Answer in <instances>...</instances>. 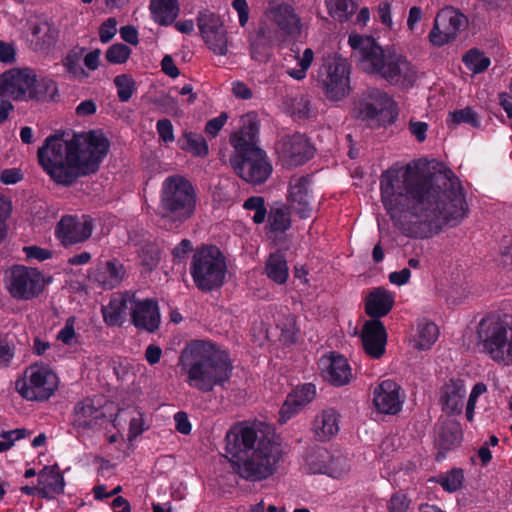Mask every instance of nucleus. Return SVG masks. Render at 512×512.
Here are the masks:
<instances>
[{
  "label": "nucleus",
  "instance_id": "obj_1",
  "mask_svg": "<svg viewBox=\"0 0 512 512\" xmlns=\"http://www.w3.org/2000/svg\"><path fill=\"white\" fill-rule=\"evenodd\" d=\"M380 192L391 219L412 238H430L447 225H458L469 213L464 188L451 169L436 175L414 163L406 165L401 176L387 170L380 178Z\"/></svg>",
  "mask_w": 512,
  "mask_h": 512
},
{
  "label": "nucleus",
  "instance_id": "obj_2",
  "mask_svg": "<svg viewBox=\"0 0 512 512\" xmlns=\"http://www.w3.org/2000/svg\"><path fill=\"white\" fill-rule=\"evenodd\" d=\"M110 141L102 130H90L70 140L56 135L38 149L40 166L59 185L71 186L80 177L96 173L107 156Z\"/></svg>",
  "mask_w": 512,
  "mask_h": 512
},
{
  "label": "nucleus",
  "instance_id": "obj_3",
  "mask_svg": "<svg viewBox=\"0 0 512 512\" xmlns=\"http://www.w3.org/2000/svg\"><path fill=\"white\" fill-rule=\"evenodd\" d=\"M225 450L233 470L241 478L255 482L271 476L281 458L279 446L244 422L234 424L225 435Z\"/></svg>",
  "mask_w": 512,
  "mask_h": 512
},
{
  "label": "nucleus",
  "instance_id": "obj_4",
  "mask_svg": "<svg viewBox=\"0 0 512 512\" xmlns=\"http://www.w3.org/2000/svg\"><path fill=\"white\" fill-rule=\"evenodd\" d=\"M179 365L186 373L185 382L203 393L224 386L233 372L229 353L210 340H193L182 351Z\"/></svg>",
  "mask_w": 512,
  "mask_h": 512
},
{
  "label": "nucleus",
  "instance_id": "obj_5",
  "mask_svg": "<svg viewBox=\"0 0 512 512\" xmlns=\"http://www.w3.org/2000/svg\"><path fill=\"white\" fill-rule=\"evenodd\" d=\"M348 43L364 71L381 76L393 86H413L416 70L402 54L383 49L371 36L351 34Z\"/></svg>",
  "mask_w": 512,
  "mask_h": 512
},
{
  "label": "nucleus",
  "instance_id": "obj_6",
  "mask_svg": "<svg viewBox=\"0 0 512 512\" xmlns=\"http://www.w3.org/2000/svg\"><path fill=\"white\" fill-rule=\"evenodd\" d=\"M196 192L193 184L183 176L167 177L161 187L159 213L175 227L188 220L196 208Z\"/></svg>",
  "mask_w": 512,
  "mask_h": 512
},
{
  "label": "nucleus",
  "instance_id": "obj_7",
  "mask_svg": "<svg viewBox=\"0 0 512 512\" xmlns=\"http://www.w3.org/2000/svg\"><path fill=\"white\" fill-rule=\"evenodd\" d=\"M195 287L210 293L223 287L227 274V263L223 252L215 245L197 248L189 268Z\"/></svg>",
  "mask_w": 512,
  "mask_h": 512
},
{
  "label": "nucleus",
  "instance_id": "obj_8",
  "mask_svg": "<svg viewBox=\"0 0 512 512\" xmlns=\"http://www.w3.org/2000/svg\"><path fill=\"white\" fill-rule=\"evenodd\" d=\"M477 338L483 352L498 363H512V327L508 317L489 314L481 319L477 328Z\"/></svg>",
  "mask_w": 512,
  "mask_h": 512
},
{
  "label": "nucleus",
  "instance_id": "obj_9",
  "mask_svg": "<svg viewBox=\"0 0 512 512\" xmlns=\"http://www.w3.org/2000/svg\"><path fill=\"white\" fill-rule=\"evenodd\" d=\"M58 377L48 365L32 364L15 381V389L28 401H47L58 389Z\"/></svg>",
  "mask_w": 512,
  "mask_h": 512
},
{
  "label": "nucleus",
  "instance_id": "obj_10",
  "mask_svg": "<svg viewBox=\"0 0 512 512\" xmlns=\"http://www.w3.org/2000/svg\"><path fill=\"white\" fill-rule=\"evenodd\" d=\"M43 274L36 268L13 265L7 274V289L16 300H32L44 290Z\"/></svg>",
  "mask_w": 512,
  "mask_h": 512
},
{
  "label": "nucleus",
  "instance_id": "obj_11",
  "mask_svg": "<svg viewBox=\"0 0 512 512\" xmlns=\"http://www.w3.org/2000/svg\"><path fill=\"white\" fill-rule=\"evenodd\" d=\"M230 165L241 179L253 185L266 182L273 171L268 155L263 149L246 155H231Z\"/></svg>",
  "mask_w": 512,
  "mask_h": 512
},
{
  "label": "nucleus",
  "instance_id": "obj_12",
  "mask_svg": "<svg viewBox=\"0 0 512 512\" xmlns=\"http://www.w3.org/2000/svg\"><path fill=\"white\" fill-rule=\"evenodd\" d=\"M349 75V65L345 59L340 57L327 59L318 71L322 87L331 100H340L348 94Z\"/></svg>",
  "mask_w": 512,
  "mask_h": 512
},
{
  "label": "nucleus",
  "instance_id": "obj_13",
  "mask_svg": "<svg viewBox=\"0 0 512 512\" xmlns=\"http://www.w3.org/2000/svg\"><path fill=\"white\" fill-rule=\"evenodd\" d=\"M260 120L255 112L242 115L238 125L229 136V143L233 148L232 155H246L247 153L262 149L260 147Z\"/></svg>",
  "mask_w": 512,
  "mask_h": 512
},
{
  "label": "nucleus",
  "instance_id": "obj_14",
  "mask_svg": "<svg viewBox=\"0 0 512 512\" xmlns=\"http://www.w3.org/2000/svg\"><path fill=\"white\" fill-rule=\"evenodd\" d=\"M466 25L467 18L464 14L453 8H444L435 17L429 40L434 46L441 47L453 41Z\"/></svg>",
  "mask_w": 512,
  "mask_h": 512
},
{
  "label": "nucleus",
  "instance_id": "obj_15",
  "mask_svg": "<svg viewBox=\"0 0 512 512\" xmlns=\"http://www.w3.org/2000/svg\"><path fill=\"white\" fill-rule=\"evenodd\" d=\"M93 228V219L88 215L81 217L66 215L57 223L55 236L67 248L88 240L92 235Z\"/></svg>",
  "mask_w": 512,
  "mask_h": 512
},
{
  "label": "nucleus",
  "instance_id": "obj_16",
  "mask_svg": "<svg viewBox=\"0 0 512 512\" xmlns=\"http://www.w3.org/2000/svg\"><path fill=\"white\" fill-rule=\"evenodd\" d=\"M306 468L310 474H324L333 479H342L350 470L346 457L334 455L326 449H318L306 458Z\"/></svg>",
  "mask_w": 512,
  "mask_h": 512
},
{
  "label": "nucleus",
  "instance_id": "obj_17",
  "mask_svg": "<svg viewBox=\"0 0 512 512\" xmlns=\"http://www.w3.org/2000/svg\"><path fill=\"white\" fill-rule=\"evenodd\" d=\"M279 150L286 166L297 167L309 161L315 149L305 135L296 133L284 137Z\"/></svg>",
  "mask_w": 512,
  "mask_h": 512
},
{
  "label": "nucleus",
  "instance_id": "obj_18",
  "mask_svg": "<svg viewBox=\"0 0 512 512\" xmlns=\"http://www.w3.org/2000/svg\"><path fill=\"white\" fill-rule=\"evenodd\" d=\"M311 183L309 175L292 177L289 182L287 200L291 209L301 219L310 218L312 215V193L309 188Z\"/></svg>",
  "mask_w": 512,
  "mask_h": 512
},
{
  "label": "nucleus",
  "instance_id": "obj_19",
  "mask_svg": "<svg viewBox=\"0 0 512 512\" xmlns=\"http://www.w3.org/2000/svg\"><path fill=\"white\" fill-rule=\"evenodd\" d=\"M36 73L30 68H13L0 75V95L9 93L30 99Z\"/></svg>",
  "mask_w": 512,
  "mask_h": 512
},
{
  "label": "nucleus",
  "instance_id": "obj_20",
  "mask_svg": "<svg viewBox=\"0 0 512 512\" xmlns=\"http://www.w3.org/2000/svg\"><path fill=\"white\" fill-rule=\"evenodd\" d=\"M360 337L363 350L370 358L380 359L385 354L388 335L381 320L365 321Z\"/></svg>",
  "mask_w": 512,
  "mask_h": 512
},
{
  "label": "nucleus",
  "instance_id": "obj_21",
  "mask_svg": "<svg viewBox=\"0 0 512 512\" xmlns=\"http://www.w3.org/2000/svg\"><path fill=\"white\" fill-rule=\"evenodd\" d=\"M316 386L313 383H303L295 386L287 395L279 411V422L286 423L295 414L303 410L316 397Z\"/></svg>",
  "mask_w": 512,
  "mask_h": 512
},
{
  "label": "nucleus",
  "instance_id": "obj_22",
  "mask_svg": "<svg viewBox=\"0 0 512 512\" xmlns=\"http://www.w3.org/2000/svg\"><path fill=\"white\" fill-rule=\"evenodd\" d=\"M401 387L391 379L380 382L373 391V403L383 414L395 415L401 411L404 398L400 396Z\"/></svg>",
  "mask_w": 512,
  "mask_h": 512
},
{
  "label": "nucleus",
  "instance_id": "obj_23",
  "mask_svg": "<svg viewBox=\"0 0 512 512\" xmlns=\"http://www.w3.org/2000/svg\"><path fill=\"white\" fill-rule=\"evenodd\" d=\"M271 17L282 37L296 41L302 33L301 18L293 6L282 3L271 9Z\"/></svg>",
  "mask_w": 512,
  "mask_h": 512
},
{
  "label": "nucleus",
  "instance_id": "obj_24",
  "mask_svg": "<svg viewBox=\"0 0 512 512\" xmlns=\"http://www.w3.org/2000/svg\"><path fill=\"white\" fill-rule=\"evenodd\" d=\"M131 308V323L140 330L155 332L160 325V311L156 300L134 298Z\"/></svg>",
  "mask_w": 512,
  "mask_h": 512
},
{
  "label": "nucleus",
  "instance_id": "obj_25",
  "mask_svg": "<svg viewBox=\"0 0 512 512\" xmlns=\"http://www.w3.org/2000/svg\"><path fill=\"white\" fill-rule=\"evenodd\" d=\"M126 270L118 259L100 262L89 273V278L98 283L103 289L111 290L118 287L124 279Z\"/></svg>",
  "mask_w": 512,
  "mask_h": 512
},
{
  "label": "nucleus",
  "instance_id": "obj_26",
  "mask_svg": "<svg viewBox=\"0 0 512 512\" xmlns=\"http://www.w3.org/2000/svg\"><path fill=\"white\" fill-rule=\"evenodd\" d=\"M133 300L134 294L129 291L113 294L109 303L101 308L105 324L109 327L122 326L126 311L129 304L132 306Z\"/></svg>",
  "mask_w": 512,
  "mask_h": 512
},
{
  "label": "nucleus",
  "instance_id": "obj_27",
  "mask_svg": "<svg viewBox=\"0 0 512 512\" xmlns=\"http://www.w3.org/2000/svg\"><path fill=\"white\" fill-rule=\"evenodd\" d=\"M466 394L465 383L461 379L451 378L441 388L440 402L448 415H459L463 410Z\"/></svg>",
  "mask_w": 512,
  "mask_h": 512
},
{
  "label": "nucleus",
  "instance_id": "obj_28",
  "mask_svg": "<svg viewBox=\"0 0 512 512\" xmlns=\"http://www.w3.org/2000/svg\"><path fill=\"white\" fill-rule=\"evenodd\" d=\"M395 304V295L385 287L373 288L365 299V313L371 319L385 317Z\"/></svg>",
  "mask_w": 512,
  "mask_h": 512
},
{
  "label": "nucleus",
  "instance_id": "obj_29",
  "mask_svg": "<svg viewBox=\"0 0 512 512\" xmlns=\"http://www.w3.org/2000/svg\"><path fill=\"white\" fill-rule=\"evenodd\" d=\"M40 498L51 500L64 493L65 479L58 464L44 466L38 473Z\"/></svg>",
  "mask_w": 512,
  "mask_h": 512
},
{
  "label": "nucleus",
  "instance_id": "obj_30",
  "mask_svg": "<svg viewBox=\"0 0 512 512\" xmlns=\"http://www.w3.org/2000/svg\"><path fill=\"white\" fill-rule=\"evenodd\" d=\"M392 104L393 100L386 92L377 88L370 89L367 92V98L358 103V117L362 120H373Z\"/></svg>",
  "mask_w": 512,
  "mask_h": 512
},
{
  "label": "nucleus",
  "instance_id": "obj_31",
  "mask_svg": "<svg viewBox=\"0 0 512 512\" xmlns=\"http://www.w3.org/2000/svg\"><path fill=\"white\" fill-rule=\"evenodd\" d=\"M104 417V413L94 406L92 400L85 399L74 406L70 422L77 431H85L95 428L98 420Z\"/></svg>",
  "mask_w": 512,
  "mask_h": 512
},
{
  "label": "nucleus",
  "instance_id": "obj_32",
  "mask_svg": "<svg viewBox=\"0 0 512 512\" xmlns=\"http://www.w3.org/2000/svg\"><path fill=\"white\" fill-rule=\"evenodd\" d=\"M327 360L328 365L323 370V377L335 387L348 384L352 377L348 360L337 352H331Z\"/></svg>",
  "mask_w": 512,
  "mask_h": 512
},
{
  "label": "nucleus",
  "instance_id": "obj_33",
  "mask_svg": "<svg viewBox=\"0 0 512 512\" xmlns=\"http://www.w3.org/2000/svg\"><path fill=\"white\" fill-rule=\"evenodd\" d=\"M339 413L334 408L322 410L313 421V432L318 441L330 440L339 432Z\"/></svg>",
  "mask_w": 512,
  "mask_h": 512
},
{
  "label": "nucleus",
  "instance_id": "obj_34",
  "mask_svg": "<svg viewBox=\"0 0 512 512\" xmlns=\"http://www.w3.org/2000/svg\"><path fill=\"white\" fill-rule=\"evenodd\" d=\"M463 439V434L459 423L451 422L444 425L438 434L437 447L438 453L436 456L437 461H441L446 457V453L458 447Z\"/></svg>",
  "mask_w": 512,
  "mask_h": 512
},
{
  "label": "nucleus",
  "instance_id": "obj_35",
  "mask_svg": "<svg viewBox=\"0 0 512 512\" xmlns=\"http://www.w3.org/2000/svg\"><path fill=\"white\" fill-rule=\"evenodd\" d=\"M265 274L272 282L283 285L289 277V268L283 253L276 251L270 253L265 261Z\"/></svg>",
  "mask_w": 512,
  "mask_h": 512
},
{
  "label": "nucleus",
  "instance_id": "obj_36",
  "mask_svg": "<svg viewBox=\"0 0 512 512\" xmlns=\"http://www.w3.org/2000/svg\"><path fill=\"white\" fill-rule=\"evenodd\" d=\"M149 9L155 22L162 26H168L178 16V0H150Z\"/></svg>",
  "mask_w": 512,
  "mask_h": 512
},
{
  "label": "nucleus",
  "instance_id": "obj_37",
  "mask_svg": "<svg viewBox=\"0 0 512 512\" xmlns=\"http://www.w3.org/2000/svg\"><path fill=\"white\" fill-rule=\"evenodd\" d=\"M179 148L191 153L195 157H206L209 147L206 139L198 133L185 131L177 140Z\"/></svg>",
  "mask_w": 512,
  "mask_h": 512
},
{
  "label": "nucleus",
  "instance_id": "obj_38",
  "mask_svg": "<svg viewBox=\"0 0 512 512\" xmlns=\"http://www.w3.org/2000/svg\"><path fill=\"white\" fill-rule=\"evenodd\" d=\"M266 218L268 229L272 233L283 234L291 227V215L284 204L272 206Z\"/></svg>",
  "mask_w": 512,
  "mask_h": 512
},
{
  "label": "nucleus",
  "instance_id": "obj_39",
  "mask_svg": "<svg viewBox=\"0 0 512 512\" xmlns=\"http://www.w3.org/2000/svg\"><path fill=\"white\" fill-rule=\"evenodd\" d=\"M328 14L340 23L347 22L355 14L356 0H324Z\"/></svg>",
  "mask_w": 512,
  "mask_h": 512
},
{
  "label": "nucleus",
  "instance_id": "obj_40",
  "mask_svg": "<svg viewBox=\"0 0 512 512\" xmlns=\"http://www.w3.org/2000/svg\"><path fill=\"white\" fill-rule=\"evenodd\" d=\"M58 97L57 82L49 77H35L30 99L37 101H55Z\"/></svg>",
  "mask_w": 512,
  "mask_h": 512
},
{
  "label": "nucleus",
  "instance_id": "obj_41",
  "mask_svg": "<svg viewBox=\"0 0 512 512\" xmlns=\"http://www.w3.org/2000/svg\"><path fill=\"white\" fill-rule=\"evenodd\" d=\"M58 39V31L48 25H37L33 29L32 43L37 51H48L56 44Z\"/></svg>",
  "mask_w": 512,
  "mask_h": 512
},
{
  "label": "nucleus",
  "instance_id": "obj_42",
  "mask_svg": "<svg viewBox=\"0 0 512 512\" xmlns=\"http://www.w3.org/2000/svg\"><path fill=\"white\" fill-rule=\"evenodd\" d=\"M438 326L427 319H422L417 324V339L415 347L419 350L429 349L438 339Z\"/></svg>",
  "mask_w": 512,
  "mask_h": 512
},
{
  "label": "nucleus",
  "instance_id": "obj_43",
  "mask_svg": "<svg viewBox=\"0 0 512 512\" xmlns=\"http://www.w3.org/2000/svg\"><path fill=\"white\" fill-rule=\"evenodd\" d=\"M463 63L474 74H480L486 71L491 65V60L477 48L468 50L462 58Z\"/></svg>",
  "mask_w": 512,
  "mask_h": 512
},
{
  "label": "nucleus",
  "instance_id": "obj_44",
  "mask_svg": "<svg viewBox=\"0 0 512 512\" xmlns=\"http://www.w3.org/2000/svg\"><path fill=\"white\" fill-rule=\"evenodd\" d=\"M84 49L71 50L62 60V65L66 69L67 73L75 79H85L89 77V74L81 66V58Z\"/></svg>",
  "mask_w": 512,
  "mask_h": 512
},
{
  "label": "nucleus",
  "instance_id": "obj_45",
  "mask_svg": "<svg viewBox=\"0 0 512 512\" xmlns=\"http://www.w3.org/2000/svg\"><path fill=\"white\" fill-rule=\"evenodd\" d=\"M446 492L454 493L458 491L464 482V472L461 468H453L446 473L440 474L436 480Z\"/></svg>",
  "mask_w": 512,
  "mask_h": 512
},
{
  "label": "nucleus",
  "instance_id": "obj_46",
  "mask_svg": "<svg viewBox=\"0 0 512 512\" xmlns=\"http://www.w3.org/2000/svg\"><path fill=\"white\" fill-rule=\"evenodd\" d=\"M117 96L120 102H128L137 90L136 82L129 74L117 75L114 80Z\"/></svg>",
  "mask_w": 512,
  "mask_h": 512
},
{
  "label": "nucleus",
  "instance_id": "obj_47",
  "mask_svg": "<svg viewBox=\"0 0 512 512\" xmlns=\"http://www.w3.org/2000/svg\"><path fill=\"white\" fill-rule=\"evenodd\" d=\"M251 58L258 62H267L270 58V43L265 40V31L260 29L257 38L250 46Z\"/></svg>",
  "mask_w": 512,
  "mask_h": 512
},
{
  "label": "nucleus",
  "instance_id": "obj_48",
  "mask_svg": "<svg viewBox=\"0 0 512 512\" xmlns=\"http://www.w3.org/2000/svg\"><path fill=\"white\" fill-rule=\"evenodd\" d=\"M447 122H450L453 125L466 123L474 128H479L481 125L477 113L470 107L450 112L447 118Z\"/></svg>",
  "mask_w": 512,
  "mask_h": 512
},
{
  "label": "nucleus",
  "instance_id": "obj_49",
  "mask_svg": "<svg viewBox=\"0 0 512 512\" xmlns=\"http://www.w3.org/2000/svg\"><path fill=\"white\" fill-rule=\"evenodd\" d=\"M205 44L215 54L224 56L227 54V38L224 28L202 36Z\"/></svg>",
  "mask_w": 512,
  "mask_h": 512
},
{
  "label": "nucleus",
  "instance_id": "obj_50",
  "mask_svg": "<svg viewBox=\"0 0 512 512\" xmlns=\"http://www.w3.org/2000/svg\"><path fill=\"white\" fill-rule=\"evenodd\" d=\"M245 210L254 211L252 220L255 224H262L265 222L267 217V209L265 206V200L261 196H251L247 198L243 203Z\"/></svg>",
  "mask_w": 512,
  "mask_h": 512
},
{
  "label": "nucleus",
  "instance_id": "obj_51",
  "mask_svg": "<svg viewBox=\"0 0 512 512\" xmlns=\"http://www.w3.org/2000/svg\"><path fill=\"white\" fill-rule=\"evenodd\" d=\"M197 23L201 36L223 28L219 16L207 10L199 13Z\"/></svg>",
  "mask_w": 512,
  "mask_h": 512
},
{
  "label": "nucleus",
  "instance_id": "obj_52",
  "mask_svg": "<svg viewBox=\"0 0 512 512\" xmlns=\"http://www.w3.org/2000/svg\"><path fill=\"white\" fill-rule=\"evenodd\" d=\"M141 265L148 271L157 267L160 261V251L156 244L147 243L142 246L139 254Z\"/></svg>",
  "mask_w": 512,
  "mask_h": 512
},
{
  "label": "nucleus",
  "instance_id": "obj_53",
  "mask_svg": "<svg viewBox=\"0 0 512 512\" xmlns=\"http://www.w3.org/2000/svg\"><path fill=\"white\" fill-rule=\"evenodd\" d=\"M131 52L127 45L115 43L106 50L105 58L111 64H123L129 59Z\"/></svg>",
  "mask_w": 512,
  "mask_h": 512
},
{
  "label": "nucleus",
  "instance_id": "obj_54",
  "mask_svg": "<svg viewBox=\"0 0 512 512\" xmlns=\"http://www.w3.org/2000/svg\"><path fill=\"white\" fill-rule=\"evenodd\" d=\"M487 391V386L483 382L476 383L469 395L466 406V419L471 422L474 418V410L479 396Z\"/></svg>",
  "mask_w": 512,
  "mask_h": 512
},
{
  "label": "nucleus",
  "instance_id": "obj_55",
  "mask_svg": "<svg viewBox=\"0 0 512 512\" xmlns=\"http://www.w3.org/2000/svg\"><path fill=\"white\" fill-rule=\"evenodd\" d=\"M411 505V499L402 492H395L387 502L388 512H407Z\"/></svg>",
  "mask_w": 512,
  "mask_h": 512
},
{
  "label": "nucleus",
  "instance_id": "obj_56",
  "mask_svg": "<svg viewBox=\"0 0 512 512\" xmlns=\"http://www.w3.org/2000/svg\"><path fill=\"white\" fill-rule=\"evenodd\" d=\"M12 211V203L9 199H7L4 195L0 194V243L5 239L7 230H6V220L10 216Z\"/></svg>",
  "mask_w": 512,
  "mask_h": 512
},
{
  "label": "nucleus",
  "instance_id": "obj_57",
  "mask_svg": "<svg viewBox=\"0 0 512 512\" xmlns=\"http://www.w3.org/2000/svg\"><path fill=\"white\" fill-rule=\"evenodd\" d=\"M156 131L159 139L164 143H171L175 140L174 127L168 118H162L157 121Z\"/></svg>",
  "mask_w": 512,
  "mask_h": 512
},
{
  "label": "nucleus",
  "instance_id": "obj_58",
  "mask_svg": "<svg viewBox=\"0 0 512 512\" xmlns=\"http://www.w3.org/2000/svg\"><path fill=\"white\" fill-rule=\"evenodd\" d=\"M227 119V113L221 112L217 117L208 120L205 125V133L211 138H215L226 124Z\"/></svg>",
  "mask_w": 512,
  "mask_h": 512
},
{
  "label": "nucleus",
  "instance_id": "obj_59",
  "mask_svg": "<svg viewBox=\"0 0 512 512\" xmlns=\"http://www.w3.org/2000/svg\"><path fill=\"white\" fill-rule=\"evenodd\" d=\"M117 21L115 18L110 17L104 21L99 27V38L102 43H108L116 35Z\"/></svg>",
  "mask_w": 512,
  "mask_h": 512
},
{
  "label": "nucleus",
  "instance_id": "obj_60",
  "mask_svg": "<svg viewBox=\"0 0 512 512\" xmlns=\"http://www.w3.org/2000/svg\"><path fill=\"white\" fill-rule=\"evenodd\" d=\"M23 252L25 253L27 260L45 261L52 257V252L50 250L36 245L25 246L23 248Z\"/></svg>",
  "mask_w": 512,
  "mask_h": 512
},
{
  "label": "nucleus",
  "instance_id": "obj_61",
  "mask_svg": "<svg viewBox=\"0 0 512 512\" xmlns=\"http://www.w3.org/2000/svg\"><path fill=\"white\" fill-rule=\"evenodd\" d=\"M192 250V242L189 239L181 240L172 250L173 262L176 264L181 263Z\"/></svg>",
  "mask_w": 512,
  "mask_h": 512
},
{
  "label": "nucleus",
  "instance_id": "obj_62",
  "mask_svg": "<svg viewBox=\"0 0 512 512\" xmlns=\"http://www.w3.org/2000/svg\"><path fill=\"white\" fill-rule=\"evenodd\" d=\"M75 318L69 317L64 327L58 332L57 339L66 345H70L75 337Z\"/></svg>",
  "mask_w": 512,
  "mask_h": 512
},
{
  "label": "nucleus",
  "instance_id": "obj_63",
  "mask_svg": "<svg viewBox=\"0 0 512 512\" xmlns=\"http://www.w3.org/2000/svg\"><path fill=\"white\" fill-rule=\"evenodd\" d=\"M174 421H175V429L183 434V435H189L192 430V425L189 421L187 413L183 411H179L175 413L174 415Z\"/></svg>",
  "mask_w": 512,
  "mask_h": 512
},
{
  "label": "nucleus",
  "instance_id": "obj_64",
  "mask_svg": "<svg viewBox=\"0 0 512 512\" xmlns=\"http://www.w3.org/2000/svg\"><path fill=\"white\" fill-rule=\"evenodd\" d=\"M23 179V173L17 168L4 169L0 174V181L6 185H12Z\"/></svg>",
  "mask_w": 512,
  "mask_h": 512
}]
</instances>
